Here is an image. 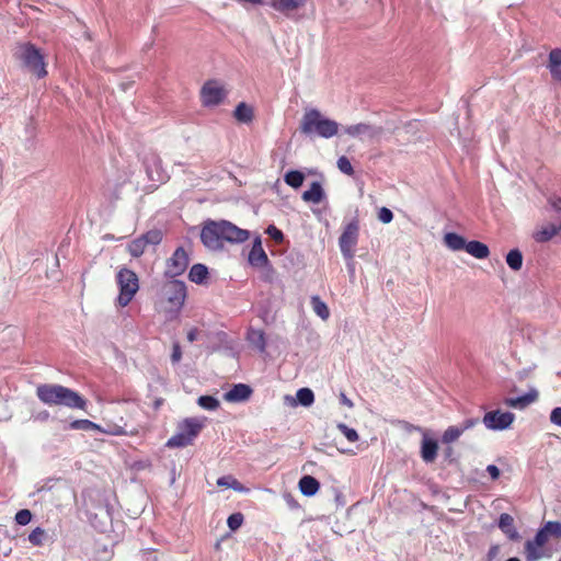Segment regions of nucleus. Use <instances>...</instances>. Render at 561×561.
<instances>
[{
	"mask_svg": "<svg viewBox=\"0 0 561 561\" xmlns=\"http://www.w3.org/2000/svg\"><path fill=\"white\" fill-rule=\"evenodd\" d=\"M359 236V225L357 220L348 222L339 238L340 250L347 261H352L355 255L354 248L357 244Z\"/></svg>",
	"mask_w": 561,
	"mask_h": 561,
	"instance_id": "obj_5",
	"label": "nucleus"
},
{
	"mask_svg": "<svg viewBox=\"0 0 561 561\" xmlns=\"http://www.w3.org/2000/svg\"><path fill=\"white\" fill-rule=\"evenodd\" d=\"M217 485L230 488L234 491H243L244 486L232 476H222L217 480Z\"/></svg>",
	"mask_w": 561,
	"mask_h": 561,
	"instance_id": "obj_37",
	"label": "nucleus"
},
{
	"mask_svg": "<svg viewBox=\"0 0 561 561\" xmlns=\"http://www.w3.org/2000/svg\"><path fill=\"white\" fill-rule=\"evenodd\" d=\"M561 66V49L554 48L549 54L548 69L550 73Z\"/></svg>",
	"mask_w": 561,
	"mask_h": 561,
	"instance_id": "obj_41",
	"label": "nucleus"
},
{
	"mask_svg": "<svg viewBox=\"0 0 561 561\" xmlns=\"http://www.w3.org/2000/svg\"><path fill=\"white\" fill-rule=\"evenodd\" d=\"M478 423V417H471L457 425L447 427L442 436L443 444H451L456 442L466 431L474 427Z\"/></svg>",
	"mask_w": 561,
	"mask_h": 561,
	"instance_id": "obj_13",
	"label": "nucleus"
},
{
	"mask_svg": "<svg viewBox=\"0 0 561 561\" xmlns=\"http://www.w3.org/2000/svg\"><path fill=\"white\" fill-rule=\"evenodd\" d=\"M208 268L202 263L194 264L188 273V279L195 284L203 285L208 278Z\"/></svg>",
	"mask_w": 561,
	"mask_h": 561,
	"instance_id": "obj_27",
	"label": "nucleus"
},
{
	"mask_svg": "<svg viewBox=\"0 0 561 561\" xmlns=\"http://www.w3.org/2000/svg\"><path fill=\"white\" fill-rule=\"evenodd\" d=\"M227 96V91L216 80H209L204 83L201 90V99L205 106H215L220 104Z\"/></svg>",
	"mask_w": 561,
	"mask_h": 561,
	"instance_id": "obj_8",
	"label": "nucleus"
},
{
	"mask_svg": "<svg viewBox=\"0 0 561 561\" xmlns=\"http://www.w3.org/2000/svg\"><path fill=\"white\" fill-rule=\"evenodd\" d=\"M18 525L25 526L32 520V513L30 510L23 508L20 510L14 517Z\"/></svg>",
	"mask_w": 561,
	"mask_h": 561,
	"instance_id": "obj_46",
	"label": "nucleus"
},
{
	"mask_svg": "<svg viewBox=\"0 0 561 561\" xmlns=\"http://www.w3.org/2000/svg\"><path fill=\"white\" fill-rule=\"evenodd\" d=\"M506 263L513 271H519L523 266V254L518 249H513L506 254Z\"/></svg>",
	"mask_w": 561,
	"mask_h": 561,
	"instance_id": "obj_35",
	"label": "nucleus"
},
{
	"mask_svg": "<svg viewBox=\"0 0 561 561\" xmlns=\"http://www.w3.org/2000/svg\"><path fill=\"white\" fill-rule=\"evenodd\" d=\"M307 0H270L267 4L275 11L290 18L295 11L302 8Z\"/></svg>",
	"mask_w": 561,
	"mask_h": 561,
	"instance_id": "obj_15",
	"label": "nucleus"
},
{
	"mask_svg": "<svg viewBox=\"0 0 561 561\" xmlns=\"http://www.w3.org/2000/svg\"><path fill=\"white\" fill-rule=\"evenodd\" d=\"M284 181L293 188H299L305 181V174L301 171L291 170L285 174Z\"/></svg>",
	"mask_w": 561,
	"mask_h": 561,
	"instance_id": "obj_33",
	"label": "nucleus"
},
{
	"mask_svg": "<svg viewBox=\"0 0 561 561\" xmlns=\"http://www.w3.org/2000/svg\"><path fill=\"white\" fill-rule=\"evenodd\" d=\"M344 133L359 140H373L382 134V127L368 123H358L344 128Z\"/></svg>",
	"mask_w": 561,
	"mask_h": 561,
	"instance_id": "obj_11",
	"label": "nucleus"
},
{
	"mask_svg": "<svg viewBox=\"0 0 561 561\" xmlns=\"http://www.w3.org/2000/svg\"><path fill=\"white\" fill-rule=\"evenodd\" d=\"M340 124L321 114L317 108H309L302 115L299 129L310 137L332 138L339 133Z\"/></svg>",
	"mask_w": 561,
	"mask_h": 561,
	"instance_id": "obj_2",
	"label": "nucleus"
},
{
	"mask_svg": "<svg viewBox=\"0 0 561 561\" xmlns=\"http://www.w3.org/2000/svg\"><path fill=\"white\" fill-rule=\"evenodd\" d=\"M162 295L172 306L180 309L186 298V285L182 280L172 278L163 284Z\"/></svg>",
	"mask_w": 561,
	"mask_h": 561,
	"instance_id": "obj_6",
	"label": "nucleus"
},
{
	"mask_svg": "<svg viewBox=\"0 0 561 561\" xmlns=\"http://www.w3.org/2000/svg\"><path fill=\"white\" fill-rule=\"evenodd\" d=\"M116 283L119 288L117 305L126 307L139 290V278L134 271L123 267L116 274Z\"/></svg>",
	"mask_w": 561,
	"mask_h": 561,
	"instance_id": "obj_4",
	"label": "nucleus"
},
{
	"mask_svg": "<svg viewBox=\"0 0 561 561\" xmlns=\"http://www.w3.org/2000/svg\"><path fill=\"white\" fill-rule=\"evenodd\" d=\"M249 262L255 267L268 265V257L262 247L261 237H256L253 241L252 249L249 253Z\"/></svg>",
	"mask_w": 561,
	"mask_h": 561,
	"instance_id": "obj_16",
	"label": "nucleus"
},
{
	"mask_svg": "<svg viewBox=\"0 0 561 561\" xmlns=\"http://www.w3.org/2000/svg\"><path fill=\"white\" fill-rule=\"evenodd\" d=\"M142 559L144 561H159L158 556L153 550H142Z\"/></svg>",
	"mask_w": 561,
	"mask_h": 561,
	"instance_id": "obj_51",
	"label": "nucleus"
},
{
	"mask_svg": "<svg viewBox=\"0 0 561 561\" xmlns=\"http://www.w3.org/2000/svg\"><path fill=\"white\" fill-rule=\"evenodd\" d=\"M298 485L300 492L306 496H313L320 489L319 481L312 476H304Z\"/></svg>",
	"mask_w": 561,
	"mask_h": 561,
	"instance_id": "obj_25",
	"label": "nucleus"
},
{
	"mask_svg": "<svg viewBox=\"0 0 561 561\" xmlns=\"http://www.w3.org/2000/svg\"><path fill=\"white\" fill-rule=\"evenodd\" d=\"M542 528L548 538L561 539V522H547Z\"/></svg>",
	"mask_w": 561,
	"mask_h": 561,
	"instance_id": "obj_39",
	"label": "nucleus"
},
{
	"mask_svg": "<svg viewBox=\"0 0 561 561\" xmlns=\"http://www.w3.org/2000/svg\"><path fill=\"white\" fill-rule=\"evenodd\" d=\"M286 401H289L293 407L300 404L302 407H310L314 401L313 391L309 388H300L296 393V399L289 396L285 397Z\"/></svg>",
	"mask_w": 561,
	"mask_h": 561,
	"instance_id": "obj_22",
	"label": "nucleus"
},
{
	"mask_svg": "<svg viewBox=\"0 0 561 561\" xmlns=\"http://www.w3.org/2000/svg\"><path fill=\"white\" fill-rule=\"evenodd\" d=\"M561 233L560 227L557 224H549L538 228L534 233L533 238L536 242L545 243L550 241L554 236Z\"/></svg>",
	"mask_w": 561,
	"mask_h": 561,
	"instance_id": "obj_21",
	"label": "nucleus"
},
{
	"mask_svg": "<svg viewBox=\"0 0 561 561\" xmlns=\"http://www.w3.org/2000/svg\"><path fill=\"white\" fill-rule=\"evenodd\" d=\"M337 168L339 170L346 174V175H353L354 174V169L352 167V163L350 161V159L345 156H342L337 159Z\"/></svg>",
	"mask_w": 561,
	"mask_h": 561,
	"instance_id": "obj_43",
	"label": "nucleus"
},
{
	"mask_svg": "<svg viewBox=\"0 0 561 561\" xmlns=\"http://www.w3.org/2000/svg\"><path fill=\"white\" fill-rule=\"evenodd\" d=\"M45 537V530L41 527H36L30 535L28 540L33 546L39 547L43 545Z\"/></svg>",
	"mask_w": 561,
	"mask_h": 561,
	"instance_id": "obj_44",
	"label": "nucleus"
},
{
	"mask_svg": "<svg viewBox=\"0 0 561 561\" xmlns=\"http://www.w3.org/2000/svg\"><path fill=\"white\" fill-rule=\"evenodd\" d=\"M537 391L533 390L524 396L517 397V398H506L504 400V403L507 407L514 408V409H524L528 407L530 403H533L537 399Z\"/></svg>",
	"mask_w": 561,
	"mask_h": 561,
	"instance_id": "obj_23",
	"label": "nucleus"
},
{
	"mask_svg": "<svg viewBox=\"0 0 561 561\" xmlns=\"http://www.w3.org/2000/svg\"><path fill=\"white\" fill-rule=\"evenodd\" d=\"M486 472L490 474L492 480H496L500 477V469L495 465H489L486 467Z\"/></svg>",
	"mask_w": 561,
	"mask_h": 561,
	"instance_id": "obj_52",
	"label": "nucleus"
},
{
	"mask_svg": "<svg viewBox=\"0 0 561 561\" xmlns=\"http://www.w3.org/2000/svg\"><path fill=\"white\" fill-rule=\"evenodd\" d=\"M221 237L228 242H243L249 238V231L240 229L233 224L221 220Z\"/></svg>",
	"mask_w": 561,
	"mask_h": 561,
	"instance_id": "obj_14",
	"label": "nucleus"
},
{
	"mask_svg": "<svg viewBox=\"0 0 561 561\" xmlns=\"http://www.w3.org/2000/svg\"><path fill=\"white\" fill-rule=\"evenodd\" d=\"M110 433L114 435H123L125 432L121 427H116L114 431Z\"/></svg>",
	"mask_w": 561,
	"mask_h": 561,
	"instance_id": "obj_59",
	"label": "nucleus"
},
{
	"mask_svg": "<svg viewBox=\"0 0 561 561\" xmlns=\"http://www.w3.org/2000/svg\"><path fill=\"white\" fill-rule=\"evenodd\" d=\"M14 57L21 62L23 68L34 73L37 78H44L47 75L44 57L33 44L24 43L18 45Z\"/></svg>",
	"mask_w": 561,
	"mask_h": 561,
	"instance_id": "obj_3",
	"label": "nucleus"
},
{
	"mask_svg": "<svg viewBox=\"0 0 561 561\" xmlns=\"http://www.w3.org/2000/svg\"><path fill=\"white\" fill-rule=\"evenodd\" d=\"M340 402L348 408H353V402L343 392L340 394Z\"/></svg>",
	"mask_w": 561,
	"mask_h": 561,
	"instance_id": "obj_55",
	"label": "nucleus"
},
{
	"mask_svg": "<svg viewBox=\"0 0 561 561\" xmlns=\"http://www.w3.org/2000/svg\"><path fill=\"white\" fill-rule=\"evenodd\" d=\"M378 219L383 224H389L393 219V214L391 209L387 207H381L378 213Z\"/></svg>",
	"mask_w": 561,
	"mask_h": 561,
	"instance_id": "obj_48",
	"label": "nucleus"
},
{
	"mask_svg": "<svg viewBox=\"0 0 561 561\" xmlns=\"http://www.w3.org/2000/svg\"><path fill=\"white\" fill-rule=\"evenodd\" d=\"M190 264V256L183 247H179L167 261L165 276L175 278L182 275Z\"/></svg>",
	"mask_w": 561,
	"mask_h": 561,
	"instance_id": "obj_9",
	"label": "nucleus"
},
{
	"mask_svg": "<svg viewBox=\"0 0 561 561\" xmlns=\"http://www.w3.org/2000/svg\"><path fill=\"white\" fill-rule=\"evenodd\" d=\"M506 561H520V560L516 557H512V558L507 559Z\"/></svg>",
	"mask_w": 561,
	"mask_h": 561,
	"instance_id": "obj_61",
	"label": "nucleus"
},
{
	"mask_svg": "<svg viewBox=\"0 0 561 561\" xmlns=\"http://www.w3.org/2000/svg\"><path fill=\"white\" fill-rule=\"evenodd\" d=\"M444 243L451 251L465 250L467 245L466 239L456 232L445 233Z\"/></svg>",
	"mask_w": 561,
	"mask_h": 561,
	"instance_id": "obj_28",
	"label": "nucleus"
},
{
	"mask_svg": "<svg viewBox=\"0 0 561 561\" xmlns=\"http://www.w3.org/2000/svg\"><path fill=\"white\" fill-rule=\"evenodd\" d=\"M353 265H354V262H353V260H352V261H350V262H348V264H347V266H348V268L351 270V272H353V271H354V266H353Z\"/></svg>",
	"mask_w": 561,
	"mask_h": 561,
	"instance_id": "obj_60",
	"label": "nucleus"
},
{
	"mask_svg": "<svg viewBox=\"0 0 561 561\" xmlns=\"http://www.w3.org/2000/svg\"><path fill=\"white\" fill-rule=\"evenodd\" d=\"M551 76L554 80L561 82V68H558L554 71H552Z\"/></svg>",
	"mask_w": 561,
	"mask_h": 561,
	"instance_id": "obj_57",
	"label": "nucleus"
},
{
	"mask_svg": "<svg viewBox=\"0 0 561 561\" xmlns=\"http://www.w3.org/2000/svg\"><path fill=\"white\" fill-rule=\"evenodd\" d=\"M276 243H280L284 240V233L276 228L274 225H270L265 231Z\"/></svg>",
	"mask_w": 561,
	"mask_h": 561,
	"instance_id": "obj_47",
	"label": "nucleus"
},
{
	"mask_svg": "<svg viewBox=\"0 0 561 561\" xmlns=\"http://www.w3.org/2000/svg\"><path fill=\"white\" fill-rule=\"evenodd\" d=\"M148 244L145 243V239L140 236L130 241L127 249L133 257H139L145 253Z\"/></svg>",
	"mask_w": 561,
	"mask_h": 561,
	"instance_id": "obj_34",
	"label": "nucleus"
},
{
	"mask_svg": "<svg viewBox=\"0 0 561 561\" xmlns=\"http://www.w3.org/2000/svg\"><path fill=\"white\" fill-rule=\"evenodd\" d=\"M470 255L476 259L483 260L490 255L489 247L480 241L472 240L467 242L465 249Z\"/></svg>",
	"mask_w": 561,
	"mask_h": 561,
	"instance_id": "obj_26",
	"label": "nucleus"
},
{
	"mask_svg": "<svg viewBox=\"0 0 561 561\" xmlns=\"http://www.w3.org/2000/svg\"><path fill=\"white\" fill-rule=\"evenodd\" d=\"M551 206L554 210H557L560 214V221H561V198L552 199Z\"/></svg>",
	"mask_w": 561,
	"mask_h": 561,
	"instance_id": "obj_53",
	"label": "nucleus"
},
{
	"mask_svg": "<svg viewBox=\"0 0 561 561\" xmlns=\"http://www.w3.org/2000/svg\"><path fill=\"white\" fill-rule=\"evenodd\" d=\"M252 394V389L245 383H237L224 394L227 402H243Z\"/></svg>",
	"mask_w": 561,
	"mask_h": 561,
	"instance_id": "obj_18",
	"label": "nucleus"
},
{
	"mask_svg": "<svg viewBox=\"0 0 561 561\" xmlns=\"http://www.w3.org/2000/svg\"><path fill=\"white\" fill-rule=\"evenodd\" d=\"M234 118L244 124H249L252 122L254 117L253 108L244 102H241L237 105L233 112Z\"/></svg>",
	"mask_w": 561,
	"mask_h": 561,
	"instance_id": "obj_29",
	"label": "nucleus"
},
{
	"mask_svg": "<svg viewBox=\"0 0 561 561\" xmlns=\"http://www.w3.org/2000/svg\"><path fill=\"white\" fill-rule=\"evenodd\" d=\"M201 408L214 411L219 407V401L213 396H201L197 400Z\"/></svg>",
	"mask_w": 561,
	"mask_h": 561,
	"instance_id": "obj_40",
	"label": "nucleus"
},
{
	"mask_svg": "<svg viewBox=\"0 0 561 561\" xmlns=\"http://www.w3.org/2000/svg\"><path fill=\"white\" fill-rule=\"evenodd\" d=\"M336 427L347 438L348 442L355 443L358 440L359 436L354 428L348 427L344 423H339Z\"/></svg>",
	"mask_w": 561,
	"mask_h": 561,
	"instance_id": "obj_42",
	"label": "nucleus"
},
{
	"mask_svg": "<svg viewBox=\"0 0 561 561\" xmlns=\"http://www.w3.org/2000/svg\"><path fill=\"white\" fill-rule=\"evenodd\" d=\"M451 451H453V449H451V448H448V449H447V455H450V453H451Z\"/></svg>",
	"mask_w": 561,
	"mask_h": 561,
	"instance_id": "obj_62",
	"label": "nucleus"
},
{
	"mask_svg": "<svg viewBox=\"0 0 561 561\" xmlns=\"http://www.w3.org/2000/svg\"><path fill=\"white\" fill-rule=\"evenodd\" d=\"M204 427V422L196 417L185 419L183 422L179 424V430L183 432L193 442L202 428Z\"/></svg>",
	"mask_w": 561,
	"mask_h": 561,
	"instance_id": "obj_19",
	"label": "nucleus"
},
{
	"mask_svg": "<svg viewBox=\"0 0 561 561\" xmlns=\"http://www.w3.org/2000/svg\"><path fill=\"white\" fill-rule=\"evenodd\" d=\"M68 428L80 431H102L100 425L91 422L90 420H76L69 424Z\"/></svg>",
	"mask_w": 561,
	"mask_h": 561,
	"instance_id": "obj_36",
	"label": "nucleus"
},
{
	"mask_svg": "<svg viewBox=\"0 0 561 561\" xmlns=\"http://www.w3.org/2000/svg\"><path fill=\"white\" fill-rule=\"evenodd\" d=\"M515 420L512 412H501L500 410L491 411L484 414L483 424L486 428L492 431L507 430Z\"/></svg>",
	"mask_w": 561,
	"mask_h": 561,
	"instance_id": "obj_10",
	"label": "nucleus"
},
{
	"mask_svg": "<svg viewBox=\"0 0 561 561\" xmlns=\"http://www.w3.org/2000/svg\"><path fill=\"white\" fill-rule=\"evenodd\" d=\"M193 442L183 432L178 428V432L168 439L165 446L169 448L186 447Z\"/></svg>",
	"mask_w": 561,
	"mask_h": 561,
	"instance_id": "obj_32",
	"label": "nucleus"
},
{
	"mask_svg": "<svg viewBox=\"0 0 561 561\" xmlns=\"http://www.w3.org/2000/svg\"><path fill=\"white\" fill-rule=\"evenodd\" d=\"M438 445L437 442L428 438L426 435L423 436L421 446V457L426 463L433 462L437 457Z\"/></svg>",
	"mask_w": 561,
	"mask_h": 561,
	"instance_id": "obj_20",
	"label": "nucleus"
},
{
	"mask_svg": "<svg viewBox=\"0 0 561 561\" xmlns=\"http://www.w3.org/2000/svg\"><path fill=\"white\" fill-rule=\"evenodd\" d=\"M197 335H198V330L197 329H191L188 331V333H187V340L190 342H194V341H196Z\"/></svg>",
	"mask_w": 561,
	"mask_h": 561,
	"instance_id": "obj_56",
	"label": "nucleus"
},
{
	"mask_svg": "<svg viewBox=\"0 0 561 561\" xmlns=\"http://www.w3.org/2000/svg\"><path fill=\"white\" fill-rule=\"evenodd\" d=\"M49 417V413L47 411H43L37 414L36 419L41 421H46Z\"/></svg>",
	"mask_w": 561,
	"mask_h": 561,
	"instance_id": "obj_58",
	"label": "nucleus"
},
{
	"mask_svg": "<svg viewBox=\"0 0 561 561\" xmlns=\"http://www.w3.org/2000/svg\"><path fill=\"white\" fill-rule=\"evenodd\" d=\"M181 358H182L181 347H180L179 343H174L173 348H172V354H171V360L173 364H176L181 360Z\"/></svg>",
	"mask_w": 561,
	"mask_h": 561,
	"instance_id": "obj_50",
	"label": "nucleus"
},
{
	"mask_svg": "<svg viewBox=\"0 0 561 561\" xmlns=\"http://www.w3.org/2000/svg\"><path fill=\"white\" fill-rule=\"evenodd\" d=\"M310 304L314 313L322 320H328L330 317V310L327 304L317 295L312 296Z\"/></svg>",
	"mask_w": 561,
	"mask_h": 561,
	"instance_id": "obj_31",
	"label": "nucleus"
},
{
	"mask_svg": "<svg viewBox=\"0 0 561 561\" xmlns=\"http://www.w3.org/2000/svg\"><path fill=\"white\" fill-rule=\"evenodd\" d=\"M249 343L256 347L260 352L265 351V334L260 329H250L247 336Z\"/></svg>",
	"mask_w": 561,
	"mask_h": 561,
	"instance_id": "obj_30",
	"label": "nucleus"
},
{
	"mask_svg": "<svg viewBox=\"0 0 561 561\" xmlns=\"http://www.w3.org/2000/svg\"><path fill=\"white\" fill-rule=\"evenodd\" d=\"M549 538L541 527L533 540L525 543L526 561H538L543 557L542 547L548 542Z\"/></svg>",
	"mask_w": 561,
	"mask_h": 561,
	"instance_id": "obj_12",
	"label": "nucleus"
},
{
	"mask_svg": "<svg viewBox=\"0 0 561 561\" xmlns=\"http://www.w3.org/2000/svg\"><path fill=\"white\" fill-rule=\"evenodd\" d=\"M500 551V547L497 545H494L492 546L490 549H489V552H488V558L490 560H492L493 558H495L497 556Z\"/></svg>",
	"mask_w": 561,
	"mask_h": 561,
	"instance_id": "obj_54",
	"label": "nucleus"
},
{
	"mask_svg": "<svg viewBox=\"0 0 561 561\" xmlns=\"http://www.w3.org/2000/svg\"><path fill=\"white\" fill-rule=\"evenodd\" d=\"M501 531L512 541H519L520 535L514 526V518L507 513H502L497 520Z\"/></svg>",
	"mask_w": 561,
	"mask_h": 561,
	"instance_id": "obj_17",
	"label": "nucleus"
},
{
	"mask_svg": "<svg viewBox=\"0 0 561 561\" xmlns=\"http://www.w3.org/2000/svg\"><path fill=\"white\" fill-rule=\"evenodd\" d=\"M550 422L554 425L561 426V408H554L550 413Z\"/></svg>",
	"mask_w": 561,
	"mask_h": 561,
	"instance_id": "obj_49",
	"label": "nucleus"
},
{
	"mask_svg": "<svg viewBox=\"0 0 561 561\" xmlns=\"http://www.w3.org/2000/svg\"><path fill=\"white\" fill-rule=\"evenodd\" d=\"M221 222L208 221L202 229L201 240L203 244L210 250H219L224 247V239L221 237Z\"/></svg>",
	"mask_w": 561,
	"mask_h": 561,
	"instance_id": "obj_7",
	"label": "nucleus"
},
{
	"mask_svg": "<svg viewBox=\"0 0 561 561\" xmlns=\"http://www.w3.org/2000/svg\"><path fill=\"white\" fill-rule=\"evenodd\" d=\"M243 519L244 518L241 513H233L228 517L227 525L232 531H236L241 527Z\"/></svg>",
	"mask_w": 561,
	"mask_h": 561,
	"instance_id": "obj_45",
	"label": "nucleus"
},
{
	"mask_svg": "<svg viewBox=\"0 0 561 561\" xmlns=\"http://www.w3.org/2000/svg\"><path fill=\"white\" fill-rule=\"evenodd\" d=\"M141 236L148 245H158L162 241L163 232L160 229H151Z\"/></svg>",
	"mask_w": 561,
	"mask_h": 561,
	"instance_id": "obj_38",
	"label": "nucleus"
},
{
	"mask_svg": "<svg viewBox=\"0 0 561 561\" xmlns=\"http://www.w3.org/2000/svg\"><path fill=\"white\" fill-rule=\"evenodd\" d=\"M325 193L322 188V185L319 182H312L310 188L302 193V199L305 202H310L313 204H319L324 198Z\"/></svg>",
	"mask_w": 561,
	"mask_h": 561,
	"instance_id": "obj_24",
	"label": "nucleus"
},
{
	"mask_svg": "<svg viewBox=\"0 0 561 561\" xmlns=\"http://www.w3.org/2000/svg\"><path fill=\"white\" fill-rule=\"evenodd\" d=\"M37 398L47 405H64L84 410L87 401L77 391L57 383H42L36 388Z\"/></svg>",
	"mask_w": 561,
	"mask_h": 561,
	"instance_id": "obj_1",
	"label": "nucleus"
}]
</instances>
